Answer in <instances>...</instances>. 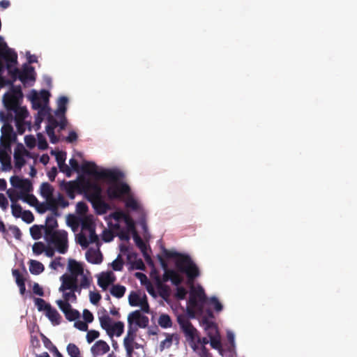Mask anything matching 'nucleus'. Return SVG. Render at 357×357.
Wrapping results in <instances>:
<instances>
[{
	"label": "nucleus",
	"mask_w": 357,
	"mask_h": 357,
	"mask_svg": "<svg viewBox=\"0 0 357 357\" xmlns=\"http://www.w3.org/2000/svg\"><path fill=\"white\" fill-rule=\"evenodd\" d=\"M95 173L100 178L113 181V183L106 189V194L109 199L117 200L122 195H129L131 192L130 186L123 180L126 176L125 173L119 167H100Z\"/></svg>",
	"instance_id": "f257e3e1"
},
{
	"label": "nucleus",
	"mask_w": 357,
	"mask_h": 357,
	"mask_svg": "<svg viewBox=\"0 0 357 357\" xmlns=\"http://www.w3.org/2000/svg\"><path fill=\"white\" fill-rule=\"evenodd\" d=\"M160 244V250L164 257L167 258H174L181 257L182 259L176 264L178 270L186 275L189 279H196L200 275V270L197 264L192 259L191 256L187 252H181L176 250H168L162 243V239L158 241Z\"/></svg>",
	"instance_id": "f03ea898"
},
{
	"label": "nucleus",
	"mask_w": 357,
	"mask_h": 357,
	"mask_svg": "<svg viewBox=\"0 0 357 357\" xmlns=\"http://www.w3.org/2000/svg\"><path fill=\"white\" fill-rule=\"evenodd\" d=\"M9 181L13 190H20L19 193L16 192V199L34 207L40 203L37 197L32 193L33 183L31 179L22 175H13L10 177Z\"/></svg>",
	"instance_id": "7ed1b4c3"
},
{
	"label": "nucleus",
	"mask_w": 357,
	"mask_h": 357,
	"mask_svg": "<svg viewBox=\"0 0 357 357\" xmlns=\"http://www.w3.org/2000/svg\"><path fill=\"white\" fill-rule=\"evenodd\" d=\"M43 238L47 245H56L55 250L58 253L64 255L68 252V238L66 230L46 231Z\"/></svg>",
	"instance_id": "20e7f679"
},
{
	"label": "nucleus",
	"mask_w": 357,
	"mask_h": 357,
	"mask_svg": "<svg viewBox=\"0 0 357 357\" xmlns=\"http://www.w3.org/2000/svg\"><path fill=\"white\" fill-rule=\"evenodd\" d=\"M177 322L181 331L183 333L186 340L189 342L190 347L195 352H197V345L196 344V339L198 337L199 331L193 326L191 321L188 319L178 317Z\"/></svg>",
	"instance_id": "39448f33"
},
{
	"label": "nucleus",
	"mask_w": 357,
	"mask_h": 357,
	"mask_svg": "<svg viewBox=\"0 0 357 357\" xmlns=\"http://www.w3.org/2000/svg\"><path fill=\"white\" fill-rule=\"evenodd\" d=\"M2 102L6 112L0 111V121L3 123V126H7L9 130H13L12 123L17 119L16 118V112L14 107L9 105L6 101L5 95L3 96Z\"/></svg>",
	"instance_id": "423d86ee"
},
{
	"label": "nucleus",
	"mask_w": 357,
	"mask_h": 357,
	"mask_svg": "<svg viewBox=\"0 0 357 357\" xmlns=\"http://www.w3.org/2000/svg\"><path fill=\"white\" fill-rule=\"evenodd\" d=\"M198 290L199 294L203 296L204 298H207V301L205 302V304L213 310L216 313L221 312L224 309V305L220 301V299L216 296H211L208 298L206 297L205 294L204 289L200 284L197 285Z\"/></svg>",
	"instance_id": "0eeeda50"
},
{
	"label": "nucleus",
	"mask_w": 357,
	"mask_h": 357,
	"mask_svg": "<svg viewBox=\"0 0 357 357\" xmlns=\"http://www.w3.org/2000/svg\"><path fill=\"white\" fill-rule=\"evenodd\" d=\"M101 312L103 314L98 317L100 327L106 331L110 338H112L114 333L112 327L114 325V321L109 317L107 311L105 308H102Z\"/></svg>",
	"instance_id": "6e6552de"
},
{
	"label": "nucleus",
	"mask_w": 357,
	"mask_h": 357,
	"mask_svg": "<svg viewBox=\"0 0 357 357\" xmlns=\"http://www.w3.org/2000/svg\"><path fill=\"white\" fill-rule=\"evenodd\" d=\"M77 219L80 224L82 229L86 230L88 232L96 229V219L93 214L79 215L77 216Z\"/></svg>",
	"instance_id": "1a4fd4ad"
},
{
	"label": "nucleus",
	"mask_w": 357,
	"mask_h": 357,
	"mask_svg": "<svg viewBox=\"0 0 357 357\" xmlns=\"http://www.w3.org/2000/svg\"><path fill=\"white\" fill-rule=\"evenodd\" d=\"M20 73L22 75L25 80L27 82L29 86H33L34 85L37 74L33 66L24 63L22 66V70L20 69Z\"/></svg>",
	"instance_id": "9d476101"
},
{
	"label": "nucleus",
	"mask_w": 357,
	"mask_h": 357,
	"mask_svg": "<svg viewBox=\"0 0 357 357\" xmlns=\"http://www.w3.org/2000/svg\"><path fill=\"white\" fill-rule=\"evenodd\" d=\"M85 264L78 261L75 259L70 258L68 261L67 271L70 273L71 278L77 279L84 271Z\"/></svg>",
	"instance_id": "9b49d317"
},
{
	"label": "nucleus",
	"mask_w": 357,
	"mask_h": 357,
	"mask_svg": "<svg viewBox=\"0 0 357 357\" xmlns=\"http://www.w3.org/2000/svg\"><path fill=\"white\" fill-rule=\"evenodd\" d=\"M79 238L84 239L83 242H79V245L82 249H86L89 244H95L98 248L102 245L100 236L96 234V229L89 231L88 237L82 232L79 233Z\"/></svg>",
	"instance_id": "f8f14e48"
},
{
	"label": "nucleus",
	"mask_w": 357,
	"mask_h": 357,
	"mask_svg": "<svg viewBox=\"0 0 357 357\" xmlns=\"http://www.w3.org/2000/svg\"><path fill=\"white\" fill-rule=\"evenodd\" d=\"M6 195L11 202V213L15 218H20L24 211L22 210V206L16 202V191L13 188L6 190Z\"/></svg>",
	"instance_id": "ddd939ff"
},
{
	"label": "nucleus",
	"mask_w": 357,
	"mask_h": 357,
	"mask_svg": "<svg viewBox=\"0 0 357 357\" xmlns=\"http://www.w3.org/2000/svg\"><path fill=\"white\" fill-rule=\"evenodd\" d=\"M138 313H139V310H134L131 312L128 316V331L127 335L124 339H128V341L130 342H133L137 336L136 333L138 330V327L134 322L133 317L135 314Z\"/></svg>",
	"instance_id": "4468645a"
},
{
	"label": "nucleus",
	"mask_w": 357,
	"mask_h": 357,
	"mask_svg": "<svg viewBox=\"0 0 357 357\" xmlns=\"http://www.w3.org/2000/svg\"><path fill=\"white\" fill-rule=\"evenodd\" d=\"M13 61L15 63L12 64L13 67L11 66V68H9L10 70L8 71V74L10 76V79H12L14 82H15L17 80L20 81L24 87L29 86L27 82L25 80L22 75L20 73V69L17 67L19 64L17 54L14 55Z\"/></svg>",
	"instance_id": "2eb2a0df"
},
{
	"label": "nucleus",
	"mask_w": 357,
	"mask_h": 357,
	"mask_svg": "<svg viewBox=\"0 0 357 357\" xmlns=\"http://www.w3.org/2000/svg\"><path fill=\"white\" fill-rule=\"evenodd\" d=\"M85 257L86 261L92 264H100L103 261V255L100 248H89L85 253Z\"/></svg>",
	"instance_id": "dca6fc26"
},
{
	"label": "nucleus",
	"mask_w": 357,
	"mask_h": 357,
	"mask_svg": "<svg viewBox=\"0 0 357 357\" xmlns=\"http://www.w3.org/2000/svg\"><path fill=\"white\" fill-rule=\"evenodd\" d=\"M110 347L109 344L102 340H99L91 347V353L93 357H98L109 352Z\"/></svg>",
	"instance_id": "f3484780"
},
{
	"label": "nucleus",
	"mask_w": 357,
	"mask_h": 357,
	"mask_svg": "<svg viewBox=\"0 0 357 357\" xmlns=\"http://www.w3.org/2000/svg\"><path fill=\"white\" fill-rule=\"evenodd\" d=\"M132 238L135 245L139 249L140 252L142 254V256L144 257L146 262L149 264H152L150 255L147 252V245L143 241L142 238L136 233L132 234Z\"/></svg>",
	"instance_id": "a211bd4d"
},
{
	"label": "nucleus",
	"mask_w": 357,
	"mask_h": 357,
	"mask_svg": "<svg viewBox=\"0 0 357 357\" xmlns=\"http://www.w3.org/2000/svg\"><path fill=\"white\" fill-rule=\"evenodd\" d=\"M119 248L121 255L126 256L128 263L139 257V254L134 250L133 247L130 245H125L123 243H121Z\"/></svg>",
	"instance_id": "6ab92c4d"
},
{
	"label": "nucleus",
	"mask_w": 357,
	"mask_h": 357,
	"mask_svg": "<svg viewBox=\"0 0 357 357\" xmlns=\"http://www.w3.org/2000/svg\"><path fill=\"white\" fill-rule=\"evenodd\" d=\"M27 99L31 102V108L33 110L39 112L40 109H47V106H42L40 102L38 101V92L37 90L33 89L30 91L26 96Z\"/></svg>",
	"instance_id": "aec40b11"
},
{
	"label": "nucleus",
	"mask_w": 357,
	"mask_h": 357,
	"mask_svg": "<svg viewBox=\"0 0 357 357\" xmlns=\"http://www.w3.org/2000/svg\"><path fill=\"white\" fill-rule=\"evenodd\" d=\"M69 103V98L68 96L62 95L60 96L56 100V109L54 112V116L59 114H66L68 111V105Z\"/></svg>",
	"instance_id": "412c9836"
},
{
	"label": "nucleus",
	"mask_w": 357,
	"mask_h": 357,
	"mask_svg": "<svg viewBox=\"0 0 357 357\" xmlns=\"http://www.w3.org/2000/svg\"><path fill=\"white\" fill-rule=\"evenodd\" d=\"M125 206L130 208L133 212L142 213L144 211L143 206L139 201L133 195H130L125 202Z\"/></svg>",
	"instance_id": "4be33fe9"
},
{
	"label": "nucleus",
	"mask_w": 357,
	"mask_h": 357,
	"mask_svg": "<svg viewBox=\"0 0 357 357\" xmlns=\"http://www.w3.org/2000/svg\"><path fill=\"white\" fill-rule=\"evenodd\" d=\"M10 93V96L15 100V103L21 104L24 98L22 88L20 84H15L12 88L9 89L8 91L4 95L5 96Z\"/></svg>",
	"instance_id": "5701e85b"
},
{
	"label": "nucleus",
	"mask_w": 357,
	"mask_h": 357,
	"mask_svg": "<svg viewBox=\"0 0 357 357\" xmlns=\"http://www.w3.org/2000/svg\"><path fill=\"white\" fill-rule=\"evenodd\" d=\"M50 308L47 309L45 312V316L47 319L52 322V324L54 326H58L61 324V316L56 310V309L52 306V305H49Z\"/></svg>",
	"instance_id": "b1692460"
},
{
	"label": "nucleus",
	"mask_w": 357,
	"mask_h": 357,
	"mask_svg": "<svg viewBox=\"0 0 357 357\" xmlns=\"http://www.w3.org/2000/svg\"><path fill=\"white\" fill-rule=\"evenodd\" d=\"M87 200L90 202H91V204H92V206L94 209V211L95 213L97 214V215H104V214H106L109 210H110V206L109 205L105 202H98V203H93L91 202V198L85 195Z\"/></svg>",
	"instance_id": "393cba45"
},
{
	"label": "nucleus",
	"mask_w": 357,
	"mask_h": 357,
	"mask_svg": "<svg viewBox=\"0 0 357 357\" xmlns=\"http://www.w3.org/2000/svg\"><path fill=\"white\" fill-rule=\"evenodd\" d=\"M43 344L54 357H64L63 354L58 350L57 347L52 344L51 340L47 337L43 333H40Z\"/></svg>",
	"instance_id": "a878e982"
},
{
	"label": "nucleus",
	"mask_w": 357,
	"mask_h": 357,
	"mask_svg": "<svg viewBox=\"0 0 357 357\" xmlns=\"http://www.w3.org/2000/svg\"><path fill=\"white\" fill-rule=\"evenodd\" d=\"M145 292L141 289L131 291L128 295V303L131 307H138L140 305L142 294Z\"/></svg>",
	"instance_id": "bb28decb"
},
{
	"label": "nucleus",
	"mask_w": 357,
	"mask_h": 357,
	"mask_svg": "<svg viewBox=\"0 0 357 357\" xmlns=\"http://www.w3.org/2000/svg\"><path fill=\"white\" fill-rule=\"evenodd\" d=\"M105 220L107 222L109 228H120V216L117 213L113 212L106 215Z\"/></svg>",
	"instance_id": "cd10ccee"
},
{
	"label": "nucleus",
	"mask_w": 357,
	"mask_h": 357,
	"mask_svg": "<svg viewBox=\"0 0 357 357\" xmlns=\"http://www.w3.org/2000/svg\"><path fill=\"white\" fill-rule=\"evenodd\" d=\"M5 54H17L15 49L10 47L5 41L4 38L0 35V58L4 59Z\"/></svg>",
	"instance_id": "c85d7f7f"
},
{
	"label": "nucleus",
	"mask_w": 357,
	"mask_h": 357,
	"mask_svg": "<svg viewBox=\"0 0 357 357\" xmlns=\"http://www.w3.org/2000/svg\"><path fill=\"white\" fill-rule=\"evenodd\" d=\"M29 264V271L32 275H38L45 271V266L39 261L30 259Z\"/></svg>",
	"instance_id": "c756f323"
},
{
	"label": "nucleus",
	"mask_w": 357,
	"mask_h": 357,
	"mask_svg": "<svg viewBox=\"0 0 357 357\" xmlns=\"http://www.w3.org/2000/svg\"><path fill=\"white\" fill-rule=\"evenodd\" d=\"M54 188L48 182H43L40 186L39 194L45 199H47L50 195L54 192Z\"/></svg>",
	"instance_id": "7c9ffc66"
},
{
	"label": "nucleus",
	"mask_w": 357,
	"mask_h": 357,
	"mask_svg": "<svg viewBox=\"0 0 357 357\" xmlns=\"http://www.w3.org/2000/svg\"><path fill=\"white\" fill-rule=\"evenodd\" d=\"M138 310L139 311V313L134 314V322L137 326V327L145 328L149 326V319L147 316L140 312V310Z\"/></svg>",
	"instance_id": "2f4dec72"
},
{
	"label": "nucleus",
	"mask_w": 357,
	"mask_h": 357,
	"mask_svg": "<svg viewBox=\"0 0 357 357\" xmlns=\"http://www.w3.org/2000/svg\"><path fill=\"white\" fill-rule=\"evenodd\" d=\"M126 291V287L122 284H113L109 289V293L116 298H121L124 296Z\"/></svg>",
	"instance_id": "473e14b6"
},
{
	"label": "nucleus",
	"mask_w": 357,
	"mask_h": 357,
	"mask_svg": "<svg viewBox=\"0 0 357 357\" xmlns=\"http://www.w3.org/2000/svg\"><path fill=\"white\" fill-rule=\"evenodd\" d=\"M51 110V108L50 106H47V109H40L39 112H38L37 114L35 115V130H38L40 129L41 123L44 120V118L47 116L50 112Z\"/></svg>",
	"instance_id": "72a5a7b5"
},
{
	"label": "nucleus",
	"mask_w": 357,
	"mask_h": 357,
	"mask_svg": "<svg viewBox=\"0 0 357 357\" xmlns=\"http://www.w3.org/2000/svg\"><path fill=\"white\" fill-rule=\"evenodd\" d=\"M45 229L44 225H33L29 229L30 235L33 240L38 241L42 238V231Z\"/></svg>",
	"instance_id": "f704fd0d"
},
{
	"label": "nucleus",
	"mask_w": 357,
	"mask_h": 357,
	"mask_svg": "<svg viewBox=\"0 0 357 357\" xmlns=\"http://www.w3.org/2000/svg\"><path fill=\"white\" fill-rule=\"evenodd\" d=\"M5 61L4 65H0V77L2 78L3 73L5 71H8L13 67V65L15 63L14 55L13 54H5L4 59H1Z\"/></svg>",
	"instance_id": "c9c22d12"
},
{
	"label": "nucleus",
	"mask_w": 357,
	"mask_h": 357,
	"mask_svg": "<svg viewBox=\"0 0 357 357\" xmlns=\"http://www.w3.org/2000/svg\"><path fill=\"white\" fill-rule=\"evenodd\" d=\"M15 112H16V118L26 119L29 116V112L26 106H22L21 104L15 103L14 107Z\"/></svg>",
	"instance_id": "e433bc0d"
},
{
	"label": "nucleus",
	"mask_w": 357,
	"mask_h": 357,
	"mask_svg": "<svg viewBox=\"0 0 357 357\" xmlns=\"http://www.w3.org/2000/svg\"><path fill=\"white\" fill-rule=\"evenodd\" d=\"M79 176H77L75 180L71 181H65L62 180L59 183L60 188L65 191L66 193L67 191H73L75 190V183L78 181Z\"/></svg>",
	"instance_id": "4c0bfd02"
},
{
	"label": "nucleus",
	"mask_w": 357,
	"mask_h": 357,
	"mask_svg": "<svg viewBox=\"0 0 357 357\" xmlns=\"http://www.w3.org/2000/svg\"><path fill=\"white\" fill-rule=\"evenodd\" d=\"M159 326L162 328H169L172 326V320L168 314H161L158 320Z\"/></svg>",
	"instance_id": "58836bf2"
},
{
	"label": "nucleus",
	"mask_w": 357,
	"mask_h": 357,
	"mask_svg": "<svg viewBox=\"0 0 357 357\" xmlns=\"http://www.w3.org/2000/svg\"><path fill=\"white\" fill-rule=\"evenodd\" d=\"M98 278H101L102 281H105L107 284H114L116 280V275L112 271L101 272Z\"/></svg>",
	"instance_id": "ea45409f"
},
{
	"label": "nucleus",
	"mask_w": 357,
	"mask_h": 357,
	"mask_svg": "<svg viewBox=\"0 0 357 357\" xmlns=\"http://www.w3.org/2000/svg\"><path fill=\"white\" fill-rule=\"evenodd\" d=\"M45 229L46 231H55L58 229L59 224L58 221L54 216H47L45 220Z\"/></svg>",
	"instance_id": "a19ab883"
},
{
	"label": "nucleus",
	"mask_w": 357,
	"mask_h": 357,
	"mask_svg": "<svg viewBox=\"0 0 357 357\" xmlns=\"http://www.w3.org/2000/svg\"><path fill=\"white\" fill-rule=\"evenodd\" d=\"M37 147L40 151H45L49 148V144L43 132L36 134Z\"/></svg>",
	"instance_id": "79ce46f5"
},
{
	"label": "nucleus",
	"mask_w": 357,
	"mask_h": 357,
	"mask_svg": "<svg viewBox=\"0 0 357 357\" xmlns=\"http://www.w3.org/2000/svg\"><path fill=\"white\" fill-rule=\"evenodd\" d=\"M158 260L164 273L162 275V280L163 282H167L172 281V276L167 272V264L162 260V257L157 255Z\"/></svg>",
	"instance_id": "37998d69"
},
{
	"label": "nucleus",
	"mask_w": 357,
	"mask_h": 357,
	"mask_svg": "<svg viewBox=\"0 0 357 357\" xmlns=\"http://www.w3.org/2000/svg\"><path fill=\"white\" fill-rule=\"evenodd\" d=\"M69 165L70 167H77L79 172H82L85 176H89L91 175V172L86 169V165L78 164L77 161L74 158H71L69 160Z\"/></svg>",
	"instance_id": "c03bdc74"
},
{
	"label": "nucleus",
	"mask_w": 357,
	"mask_h": 357,
	"mask_svg": "<svg viewBox=\"0 0 357 357\" xmlns=\"http://www.w3.org/2000/svg\"><path fill=\"white\" fill-rule=\"evenodd\" d=\"M64 316L68 321H75L77 319H79L81 314L79 310L71 307V309L68 310L64 314Z\"/></svg>",
	"instance_id": "a18cd8bd"
},
{
	"label": "nucleus",
	"mask_w": 357,
	"mask_h": 357,
	"mask_svg": "<svg viewBox=\"0 0 357 357\" xmlns=\"http://www.w3.org/2000/svg\"><path fill=\"white\" fill-rule=\"evenodd\" d=\"M35 305L37 307V309L39 312H46L47 309L50 308L49 305H51L50 303L46 302L43 298H33Z\"/></svg>",
	"instance_id": "49530a36"
},
{
	"label": "nucleus",
	"mask_w": 357,
	"mask_h": 357,
	"mask_svg": "<svg viewBox=\"0 0 357 357\" xmlns=\"http://www.w3.org/2000/svg\"><path fill=\"white\" fill-rule=\"evenodd\" d=\"M200 325L204 327V331L206 332H210V330L218 329L217 324L211 320H209L208 318H204L200 322Z\"/></svg>",
	"instance_id": "de8ad7c7"
},
{
	"label": "nucleus",
	"mask_w": 357,
	"mask_h": 357,
	"mask_svg": "<svg viewBox=\"0 0 357 357\" xmlns=\"http://www.w3.org/2000/svg\"><path fill=\"white\" fill-rule=\"evenodd\" d=\"M141 308L140 312H143L144 314H151V308L148 301V297L146 294L144 293L142 294V300L140 301V305L139 306Z\"/></svg>",
	"instance_id": "09e8293b"
},
{
	"label": "nucleus",
	"mask_w": 357,
	"mask_h": 357,
	"mask_svg": "<svg viewBox=\"0 0 357 357\" xmlns=\"http://www.w3.org/2000/svg\"><path fill=\"white\" fill-rule=\"evenodd\" d=\"M111 228L105 229L102 230V234H100L101 240L104 243H110L112 242L114 237L116 236L112 231L110 230Z\"/></svg>",
	"instance_id": "8fccbe9b"
},
{
	"label": "nucleus",
	"mask_w": 357,
	"mask_h": 357,
	"mask_svg": "<svg viewBox=\"0 0 357 357\" xmlns=\"http://www.w3.org/2000/svg\"><path fill=\"white\" fill-rule=\"evenodd\" d=\"M14 171L15 172H20L22 167L26 165L27 160L25 158L17 157L14 155Z\"/></svg>",
	"instance_id": "3c124183"
},
{
	"label": "nucleus",
	"mask_w": 357,
	"mask_h": 357,
	"mask_svg": "<svg viewBox=\"0 0 357 357\" xmlns=\"http://www.w3.org/2000/svg\"><path fill=\"white\" fill-rule=\"evenodd\" d=\"M66 351L70 357H82L79 347L74 343H69L66 347Z\"/></svg>",
	"instance_id": "603ef678"
},
{
	"label": "nucleus",
	"mask_w": 357,
	"mask_h": 357,
	"mask_svg": "<svg viewBox=\"0 0 357 357\" xmlns=\"http://www.w3.org/2000/svg\"><path fill=\"white\" fill-rule=\"evenodd\" d=\"M59 169V171L63 173L68 178L71 177L73 172H76L77 174H79L80 172L77 167H70L67 164H64L63 166L60 165Z\"/></svg>",
	"instance_id": "864d4df0"
},
{
	"label": "nucleus",
	"mask_w": 357,
	"mask_h": 357,
	"mask_svg": "<svg viewBox=\"0 0 357 357\" xmlns=\"http://www.w3.org/2000/svg\"><path fill=\"white\" fill-rule=\"evenodd\" d=\"M114 271H121L123 268L124 261L121 259V254L119 253L116 257L110 264Z\"/></svg>",
	"instance_id": "5fc2aeb1"
},
{
	"label": "nucleus",
	"mask_w": 357,
	"mask_h": 357,
	"mask_svg": "<svg viewBox=\"0 0 357 357\" xmlns=\"http://www.w3.org/2000/svg\"><path fill=\"white\" fill-rule=\"evenodd\" d=\"M128 264L130 266V270L143 271L144 268V261L139 257L135 259V260H132V261H130V263H128Z\"/></svg>",
	"instance_id": "6e6d98bb"
},
{
	"label": "nucleus",
	"mask_w": 357,
	"mask_h": 357,
	"mask_svg": "<svg viewBox=\"0 0 357 357\" xmlns=\"http://www.w3.org/2000/svg\"><path fill=\"white\" fill-rule=\"evenodd\" d=\"M125 324L121 321H114L112 329L114 331V335L120 337L124 332Z\"/></svg>",
	"instance_id": "4d7b16f0"
},
{
	"label": "nucleus",
	"mask_w": 357,
	"mask_h": 357,
	"mask_svg": "<svg viewBox=\"0 0 357 357\" xmlns=\"http://www.w3.org/2000/svg\"><path fill=\"white\" fill-rule=\"evenodd\" d=\"M55 116L59 119V121H55V124L58 126L60 130H64L68 124V121L66 117V114H63V115L59 114L58 116Z\"/></svg>",
	"instance_id": "13d9d810"
},
{
	"label": "nucleus",
	"mask_w": 357,
	"mask_h": 357,
	"mask_svg": "<svg viewBox=\"0 0 357 357\" xmlns=\"http://www.w3.org/2000/svg\"><path fill=\"white\" fill-rule=\"evenodd\" d=\"M12 275L15 278V283L17 285L25 284L26 278L21 275L18 269L13 268Z\"/></svg>",
	"instance_id": "bf43d9fd"
},
{
	"label": "nucleus",
	"mask_w": 357,
	"mask_h": 357,
	"mask_svg": "<svg viewBox=\"0 0 357 357\" xmlns=\"http://www.w3.org/2000/svg\"><path fill=\"white\" fill-rule=\"evenodd\" d=\"M207 336L210 339V343H209L210 346L213 349L217 350L219 348H220V346H222V345H221V342H220V340L218 337L213 336L211 332L207 333Z\"/></svg>",
	"instance_id": "052dcab7"
},
{
	"label": "nucleus",
	"mask_w": 357,
	"mask_h": 357,
	"mask_svg": "<svg viewBox=\"0 0 357 357\" xmlns=\"http://www.w3.org/2000/svg\"><path fill=\"white\" fill-rule=\"evenodd\" d=\"M56 305H58L60 310L65 314L68 310L71 309V304L68 301H64L62 299H59L56 301Z\"/></svg>",
	"instance_id": "680f3d73"
},
{
	"label": "nucleus",
	"mask_w": 357,
	"mask_h": 357,
	"mask_svg": "<svg viewBox=\"0 0 357 357\" xmlns=\"http://www.w3.org/2000/svg\"><path fill=\"white\" fill-rule=\"evenodd\" d=\"M45 248V245L42 241H37L34 243V244L32 246V251L34 255H40L43 252H44Z\"/></svg>",
	"instance_id": "e2e57ef3"
},
{
	"label": "nucleus",
	"mask_w": 357,
	"mask_h": 357,
	"mask_svg": "<svg viewBox=\"0 0 357 357\" xmlns=\"http://www.w3.org/2000/svg\"><path fill=\"white\" fill-rule=\"evenodd\" d=\"M20 218L26 224H31L34 221V215L30 210H24Z\"/></svg>",
	"instance_id": "0e129e2a"
},
{
	"label": "nucleus",
	"mask_w": 357,
	"mask_h": 357,
	"mask_svg": "<svg viewBox=\"0 0 357 357\" xmlns=\"http://www.w3.org/2000/svg\"><path fill=\"white\" fill-rule=\"evenodd\" d=\"M78 137L77 132L74 130H71L68 132V135L63 137V140L68 144H73L77 141Z\"/></svg>",
	"instance_id": "69168bd1"
},
{
	"label": "nucleus",
	"mask_w": 357,
	"mask_h": 357,
	"mask_svg": "<svg viewBox=\"0 0 357 357\" xmlns=\"http://www.w3.org/2000/svg\"><path fill=\"white\" fill-rule=\"evenodd\" d=\"M99 336H100V333H99L98 331L93 330V329H91V330H89V331L88 330L87 331V334L86 335V342L89 344H91L95 340L98 338Z\"/></svg>",
	"instance_id": "338daca9"
},
{
	"label": "nucleus",
	"mask_w": 357,
	"mask_h": 357,
	"mask_svg": "<svg viewBox=\"0 0 357 357\" xmlns=\"http://www.w3.org/2000/svg\"><path fill=\"white\" fill-rule=\"evenodd\" d=\"M26 153V148L22 143H17L15 145L14 149L13 156L16 155L17 157H24V154Z\"/></svg>",
	"instance_id": "774afa93"
}]
</instances>
